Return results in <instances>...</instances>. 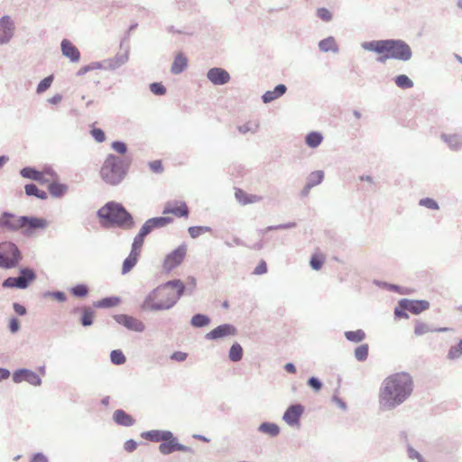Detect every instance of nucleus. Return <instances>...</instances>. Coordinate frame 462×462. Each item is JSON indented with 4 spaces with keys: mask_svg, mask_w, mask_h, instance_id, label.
Returning a JSON list of instances; mask_svg holds the SVG:
<instances>
[{
    "mask_svg": "<svg viewBox=\"0 0 462 462\" xmlns=\"http://www.w3.org/2000/svg\"><path fill=\"white\" fill-rule=\"evenodd\" d=\"M309 385L311 386L315 391H319L321 388L320 382L315 377H311L309 380Z\"/></svg>",
    "mask_w": 462,
    "mask_h": 462,
    "instance_id": "0e129e2a",
    "label": "nucleus"
},
{
    "mask_svg": "<svg viewBox=\"0 0 462 462\" xmlns=\"http://www.w3.org/2000/svg\"><path fill=\"white\" fill-rule=\"evenodd\" d=\"M173 221L172 217L168 216L153 217L148 219L143 226L147 227V230L151 232L152 229L157 227H162Z\"/></svg>",
    "mask_w": 462,
    "mask_h": 462,
    "instance_id": "412c9836",
    "label": "nucleus"
},
{
    "mask_svg": "<svg viewBox=\"0 0 462 462\" xmlns=\"http://www.w3.org/2000/svg\"><path fill=\"white\" fill-rule=\"evenodd\" d=\"M90 134L92 137L98 143H102L106 140L105 133L100 128L92 127Z\"/></svg>",
    "mask_w": 462,
    "mask_h": 462,
    "instance_id": "de8ad7c7",
    "label": "nucleus"
},
{
    "mask_svg": "<svg viewBox=\"0 0 462 462\" xmlns=\"http://www.w3.org/2000/svg\"><path fill=\"white\" fill-rule=\"evenodd\" d=\"M139 255L140 254H136L135 252L131 251L128 257L123 263V267H122L123 274L129 273L134 268V266L137 263Z\"/></svg>",
    "mask_w": 462,
    "mask_h": 462,
    "instance_id": "cd10ccee",
    "label": "nucleus"
},
{
    "mask_svg": "<svg viewBox=\"0 0 462 462\" xmlns=\"http://www.w3.org/2000/svg\"><path fill=\"white\" fill-rule=\"evenodd\" d=\"M286 87L283 84H280L274 88L273 91H266L262 98L264 103H269L276 98L282 97L286 92Z\"/></svg>",
    "mask_w": 462,
    "mask_h": 462,
    "instance_id": "b1692460",
    "label": "nucleus"
},
{
    "mask_svg": "<svg viewBox=\"0 0 462 462\" xmlns=\"http://www.w3.org/2000/svg\"><path fill=\"white\" fill-rule=\"evenodd\" d=\"M304 412V407L301 404L290 406L283 414V420L290 426H300V420Z\"/></svg>",
    "mask_w": 462,
    "mask_h": 462,
    "instance_id": "9b49d317",
    "label": "nucleus"
},
{
    "mask_svg": "<svg viewBox=\"0 0 462 462\" xmlns=\"http://www.w3.org/2000/svg\"><path fill=\"white\" fill-rule=\"evenodd\" d=\"M81 311V324L85 327L92 325L94 319V311L89 308H83Z\"/></svg>",
    "mask_w": 462,
    "mask_h": 462,
    "instance_id": "4c0bfd02",
    "label": "nucleus"
},
{
    "mask_svg": "<svg viewBox=\"0 0 462 462\" xmlns=\"http://www.w3.org/2000/svg\"><path fill=\"white\" fill-rule=\"evenodd\" d=\"M317 14L318 16L325 22H328L332 18L331 13L326 8H319Z\"/></svg>",
    "mask_w": 462,
    "mask_h": 462,
    "instance_id": "5fc2aeb1",
    "label": "nucleus"
},
{
    "mask_svg": "<svg viewBox=\"0 0 462 462\" xmlns=\"http://www.w3.org/2000/svg\"><path fill=\"white\" fill-rule=\"evenodd\" d=\"M323 178L324 173L321 171H316L311 172L309 177V181L302 190V194L306 196L312 187L319 184L323 180Z\"/></svg>",
    "mask_w": 462,
    "mask_h": 462,
    "instance_id": "5701e85b",
    "label": "nucleus"
},
{
    "mask_svg": "<svg viewBox=\"0 0 462 462\" xmlns=\"http://www.w3.org/2000/svg\"><path fill=\"white\" fill-rule=\"evenodd\" d=\"M20 253L17 246L11 242L0 244V266L11 268L17 264Z\"/></svg>",
    "mask_w": 462,
    "mask_h": 462,
    "instance_id": "0eeeda50",
    "label": "nucleus"
},
{
    "mask_svg": "<svg viewBox=\"0 0 462 462\" xmlns=\"http://www.w3.org/2000/svg\"><path fill=\"white\" fill-rule=\"evenodd\" d=\"M116 320L119 324L134 331H143L144 329V325L141 320L128 315H118L116 317Z\"/></svg>",
    "mask_w": 462,
    "mask_h": 462,
    "instance_id": "dca6fc26",
    "label": "nucleus"
},
{
    "mask_svg": "<svg viewBox=\"0 0 462 462\" xmlns=\"http://www.w3.org/2000/svg\"><path fill=\"white\" fill-rule=\"evenodd\" d=\"M47 220L40 217H19L5 212L0 217V228L8 231H21L25 236H32L38 229L47 226Z\"/></svg>",
    "mask_w": 462,
    "mask_h": 462,
    "instance_id": "20e7f679",
    "label": "nucleus"
},
{
    "mask_svg": "<svg viewBox=\"0 0 462 462\" xmlns=\"http://www.w3.org/2000/svg\"><path fill=\"white\" fill-rule=\"evenodd\" d=\"M236 198L238 199L239 202H241L243 204L254 203V202H258L262 199V198L260 196L248 195L242 189H238L236 192Z\"/></svg>",
    "mask_w": 462,
    "mask_h": 462,
    "instance_id": "c85d7f7f",
    "label": "nucleus"
},
{
    "mask_svg": "<svg viewBox=\"0 0 462 462\" xmlns=\"http://www.w3.org/2000/svg\"><path fill=\"white\" fill-rule=\"evenodd\" d=\"M151 91L155 95H163L166 92V88L161 83H152L150 86Z\"/></svg>",
    "mask_w": 462,
    "mask_h": 462,
    "instance_id": "603ef678",
    "label": "nucleus"
},
{
    "mask_svg": "<svg viewBox=\"0 0 462 462\" xmlns=\"http://www.w3.org/2000/svg\"><path fill=\"white\" fill-rule=\"evenodd\" d=\"M14 310L18 315H25L26 314V309L23 305L19 303H14Z\"/></svg>",
    "mask_w": 462,
    "mask_h": 462,
    "instance_id": "69168bd1",
    "label": "nucleus"
},
{
    "mask_svg": "<svg viewBox=\"0 0 462 462\" xmlns=\"http://www.w3.org/2000/svg\"><path fill=\"white\" fill-rule=\"evenodd\" d=\"M13 380L15 383L26 381L33 385H39L41 383V379L38 374L27 369H22L14 372L13 374Z\"/></svg>",
    "mask_w": 462,
    "mask_h": 462,
    "instance_id": "ddd939ff",
    "label": "nucleus"
},
{
    "mask_svg": "<svg viewBox=\"0 0 462 462\" xmlns=\"http://www.w3.org/2000/svg\"><path fill=\"white\" fill-rule=\"evenodd\" d=\"M88 292V289L84 284L76 285L71 289V293L76 297H85Z\"/></svg>",
    "mask_w": 462,
    "mask_h": 462,
    "instance_id": "a18cd8bd",
    "label": "nucleus"
},
{
    "mask_svg": "<svg viewBox=\"0 0 462 462\" xmlns=\"http://www.w3.org/2000/svg\"><path fill=\"white\" fill-rule=\"evenodd\" d=\"M167 431H161V430H150L146 432L142 433V437L145 439L159 442L164 439L166 437Z\"/></svg>",
    "mask_w": 462,
    "mask_h": 462,
    "instance_id": "2f4dec72",
    "label": "nucleus"
},
{
    "mask_svg": "<svg viewBox=\"0 0 462 462\" xmlns=\"http://www.w3.org/2000/svg\"><path fill=\"white\" fill-rule=\"evenodd\" d=\"M259 430L271 437H275L280 433V428L277 424L272 422H263L260 425Z\"/></svg>",
    "mask_w": 462,
    "mask_h": 462,
    "instance_id": "7c9ffc66",
    "label": "nucleus"
},
{
    "mask_svg": "<svg viewBox=\"0 0 462 462\" xmlns=\"http://www.w3.org/2000/svg\"><path fill=\"white\" fill-rule=\"evenodd\" d=\"M111 361L115 365H123L126 358L121 350H113L110 355Z\"/></svg>",
    "mask_w": 462,
    "mask_h": 462,
    "instance_id": "37998d69",
    "label": "nucleus"
},
{
    "mask_svg": "<svg viewBox=\"0 0 462 462\" xmlns=\"http://www.w3.org/2000/svg\"><path fill=\"white\" fill-rule=\"evenodd\" d=\"M365 51L375 52L377 61L385 63L390 59L409 60L411 57L410 46L401 40H379L362 43Z\"/></svg>",
    "mask_w": 462,
    "mask_h": 462,
    "instance_id": "7ed1b4c3",
    "label": "nucleus"
},
{
    "mask_svg": "<svg viewBox=\"0 0 462 462\" xmlns=\"http://www.w3.org/2000/svg\"><path fill=\"white\" fill-rule=\"evenodd\" d=\"M395 83L401 88H411L413 86V82L406 75L397 76Z\"/></svg>",
    "mask_w": 462,
    "mask_h": 462,
    "instance_id": "ea45409f",
    "label": "nucleus"
},
{
    "mask_svg": "<svg viewBox=\"0 0 462 462\" xmlns=\"http://www.w3.org/2000/svg\"><path fill=\"white\" fill-rule=\"evenodd\" d=\"M163 215L172 214L176 217H188L189 208L184 201H169L162 211Z\"/></svg>",
    "mask_w": 462,
    "mask_h": 462,
    "instance_id": "9d476101",
    "label": "nucleus"
},
{
    "mask_svg": "<svg viewBox=\"0 0 462 462\" xmlns=\"http://www.w3.org/2000/svg\"><path fill=\"white\" fill-rule=\"evenodd\" d=\"M104 225L118 226L126 229L134 226L132 216L119 203L108 202L97 212Z\"/></svg>",
    "mask_w": 462,
    "mask_h": 462,
    "instance_id": "39448f33",
    "label": "nucleus"
},
{
    "mask_svg": "<svg viewBox=\"0 0 462 462\" xmlns=\"http://www.w3.org/2000/svg\"><path fill=\"white\" fill-rule=\"evenodd\" d=\"M25 193L28 196H35L41 199H47V193L44 190H41L34 184H27L25 185Z\"/></svg>",
    "mask_w": 462,
    "mask_h": 462,
    "instance_id": "72a5a7b5",
    "label": "nucleus"
},
{
    "mask_svg": "<svg viewBox=\"0 0 462 462\" xmlns=\"http://www.w3.org/2000/svg\"><path fill=\"white\" fill-rule=\"evenodd\" d=\"M434 331L430 326L422 321H416L414 326V335L416 337H421L427 333Z\"/></svg>",
    "mask_w": 462,
    "mask_h": 462,
    "instance_id": "e433bc0d",
    "label": "nucleus"
},
{
    "mask_svg": "<svg viewBox=\"0 0 462 462\" xmlns=\"http://www.w3.org/2000/svg\"><path fill=\"white\" fill-rule=\"evenodd\" d=\"M368 356V345L363 344L355 349V357L358 361H365Z\"/></svg>",
    "mask_w": 462,
    "mask_h": 462,
    "instance_id": "58836bf2",
    "label": "nucleus"
},
{
    "mask_svg": "<svg viewBox=\"0 0 462 462\" xmlns=\"http://www.w3.org/2000/svg\"><path fill=\"white\" fill-rule=\"evenodd\" d=\"M114 420L122 426H132L134 423V418L123 410H116L113 414Z\"/></svg>",
    "mask_w": 462,
    "mask_h": 462,
    "instance_id": "4be33fe9",
    "label": "nucleus"
},
{
    "mask_svg": "<svg viewBox=\"0 0 462 462\" xmlns=\"http://www.w3.org/2000/svg\"><path fill=\"white\" fill-rule=\"evenodd\" d=\"M15 278V284L17 288L24 289L30 282L34 281L35 273L30 269H23L21 271V275Z\"/></svg>",
    "mask_w": 462,
    "mask_h": 462,
    "instance_id": "aec40b11",
    "label": "nucleus"
},
{
    "mask_svg": "<svg viewBox=\"0 0 462 462\" xmlns=\"http://www.w3.org/2000/svg\"><path fill=\"white\" fill-rule=\"evenodd\" d=\"M150 168L153 172H162L163 170L162 163L160 160L150 162Z\"/></svg>",
    "mask_w": 462,
    "mask_h": 462,
    "instance_id": "4d7b16f0",
    "label": "nucleus"
},
{
    "mask_svg": "<svg viewBox=\"0 0 462 462\" xmlns=\"http://www.w3.org/2000/svg\"><path fill=\"white\" fill-rule=\"evenodd\" d=\"M150 232L147 230V227L142 226L139 234L135 236L134 243L132 245V252H135L136 254H140L142 246L143 245L144 237L149 234Z\"/></svg>",
    "mask_w": 462,
    "mask_h": 462,
    "instance_id": "a878e982",
    "label": "nucleus"
},
{
    "mask_svg": "<svg viewBox=\"0 0 462 462\" xmlns=\"http://www.w3.org/2000/svg\"><path fill=\"white\" fill-rule=\"evenodd\" d=\"M325 262V256L322 254H315L310 259V266L314 270H319Z\"/></svg>",
    "mask_w": 462,
    "mask_h": 462,
    "instance_id": "a19ab883",
    "label": "nucleus"
},
{
    "mask_svg": "<svg viewBox=\"0 0 462 462\" xmlns=\"http://www.w3.org/2000/svg\"><path fill=\"white\" fill-rule=\"evenodd\" d=\"M68 189L69 188L66 184L58 181L57 175L55 179L48 186V190L50 194L54 198H61L67 193Z\"/></svg>",
    "mask_w": 462,
    "mask_h": 462,
    "instance_id": "6ab92c4d",
    "label": "nucleus"
},
{
    "mask_svg": "<svg viewBox=\"0 0 462 462\" xmlns=\"http://www.w3.org/2000/svg\"><path fill=\"white\" fill-rule=\"evenodd\" d=\"M208 79L215 85H223L230 80L226 70L221 68H213L208 71Z\"/></svg>",
    "mask_w": 462,
    "mask_h": 462,
    "instance_id": "2eb2a0df",
    "label": "nucleus"
},
{
    "mask_svg": "<svg viewBox=\"0 0 462 462\" xmlns=\"http://www.w3.org/2000/svg\"><path fill=\"white\" fill-rule=\"evenodd\" d=\"M345 337L349 341L358 343V342H361L365 338V334L362 329H357L355 331L345 332Z\"/></svg>",
    "mask_w": 462,
    "mask_h": 462,
    "instance_id": "c9c22d12",
    "label": "nucleus"
},
{
    "mask_svg": "<svg viewBox=\"0 0 462 462\" xmlns=\"http://www.w3.org/2000/svg\"><path fill=\"white\" fill-rule=\"evenodd\" d=\"M323 140L321 134L318 132L310 133L305 139L306 144L310 148L318 147Z\"/></svg>",
    "mask_w": 462,
    "mask_h": 462,
    "instance_id": "473e14b6",
    "label": "nucleus"
},
{
    "mask_svg": "<svg viewBox=\"0 0 462 462\" xmlns=\"http://www.w3.org/2000/svg\"><path fill=\"white\" fill-rule=\"evenodd\" d=\"M31 462H48V459L43 454L37 453L32 457Z\"/></svg>",
    "mask_w": 462,
    "mask_h": 462,
    "instance_id": "338daca9",
    "label": "nucleus"
},
{
    "mask_svg": "<svg viewBox=\"0 0 462 462\" xmlns=\"http://www.w3.org/2000/svg\"><path fill=\"white\" fill-rule=\"evenodd\" d=\"M53 81V77L52 76H49L45 79H43L38 85L37 87V92L38 93H42L44 91H46L51 85Z\"/></svg>",
    "mask_w": 462,
    "mask_h": 462,
    "instance_id": "49530a36",
    "label": "nucleus"
},
{
    "mask_svg": "<svg viewBox=\"0 0 462 462\" xmlns=\"http://www.w3.org/2000/svg\"><path fill=\"white\" fill-rule=\"evenodd\" d=\"M400 306L413 314H420L430 308V303L427 300H402L400 301Z\"/></svg>",
    "mask_w": 462,
    "mask_h": 462,
    "instance_id": "f8f14e48",
    "label": "nucleus"
},
{
    "mask_svg": "<svg viewBox=\"0 0 462 462\" xmlns=\"http://www.w3.org/2000/svg\"><path fill=\"white\" fill-rule=\"evenodd\" d=\"M112 148L120 154H125L127 151L125 143L119 141L114 142L112 143Z\"/></svg>",
    "mask_w": 462,
    "mask_h": 462,
    "instance_id": "864d4df0",
    "label": "nucleus"
},
{
    "mask_svg": "<svg viewBox=\"0 0 462 462\" xmlns=\"http://www.w3.org/2000/svg\"><path fill=\"white\" fill-rule=\"evenodd\" d=\"M411 376L404 372L393 374L383 381L379 394L381 407L393 409L403 402L412 393Z\"/></svg>",
    "mask_w": 462,
    "mask_h": 462,
    "instance_id": "f257e3e1",
    "label": "nucleus"
},
{
    "mask_svg": "<svg viewBox=\"0 0 462 462\" xmlns=\"http://www.w3.org/2000/svg\"><path fill=\"white\" fill-rule=\"evenodd\" d=\"M61 51L62 54L72 62H78L80 59V52L78 48L67 39L61 42Z\"/></svg>",
    "mask_w": 462,
    "mask_h": 462,
    "instance_id": "a211bd4d",
    "label": "nucleus"
},
{
    "mask_svg": "<svg viewBox=\"0 0 462 462\" xmlns=\"http://www.w3.org/2000/svg\"><path fill=\"white\" fill-rule=\"evenodd\" d=\"M56 175L57 174L53 171L45 170L38 172L35 180L40 182L41 184H46L48 187L50 183L55 179Z\"/></svg>",
    "mask_w": 462,
    "mask_h": 462,
    "instance_id": "bb28decb",
    "label": "nucleus"
},
{
    "mask_svg": "<svg viewBox=\"0 0 462 462\" xmlns=\"http://www.w3.org/2000/svg\"><path fill=\"white\" fill-rule=\"evenodd\" d=\"M267 272V264L266 263L262 260L259 264L255 267L254 271V274H256V275H261V274H263Z\"/></svg>",
    "mask_w": 462,
    "mask_h": 462,
    "instance_id": "6e6d98bb",
    "label": "nucleus"
},
{
    "mask_svg": "<svg viewBox=\"0 0 462 462\" xmlns=\"http://www.w3.org/2000/svg\"><path fill=\"white\" fill-rule=\"evenodd\" d=\"M208 323H209V319L207 316L202 315V314H197V315L193 316V318L191 319V324L194 327H198V328L207 326Z\"/></svg>",
    "mask_w": 462,
    "mask_h": 462,
    "instance_id": "79ce46f5",
    "label": "nucleus"
},
{
    "mask_svg": "<svg viewBox=\"0 0 462 462\" xmlns=\"http://www.w3.org/2000/svg\"><path fill=\"white\" fill-rule=\"evenodd\" d=\"M187 65V58L182 53H179L174 59L171 70L173 74H179L186 69Z\"/></svg>",
    "mask_w": 462,
    "mask_h": 462,
    "instance_id": "393cba45",
    "label": "nucleus"
},
{
    "mask_svg": "<svg viewBox=\"0 0 462 462\" xmlns=\"http://www.w3.org/2000/svg\"><path fill=\"white\" fill-rule=\"evenodd\" d=\"M165 437L167 438L162 439L159 446V450L162 454L168 455L174 451H189V448L178 443L171 431H167Z\"/></svg>",
    "mask_w": 462,
    "mask_h": 462,
    "instance_id": "6e6552de",
    "label": "nucleus"
},
{
    "mask_svg": "<svg viewBox=\"0 0 462 462\" xmlns=\"http://www.w3.org/2000/svg\"><path fill=\"white\" fill-rule=\"evenodd\" d=\"M9 329L12 333H15L20 329V322L16 318H13L10 319Z\"/></svg>",
    "mask_w": 462,
    "mask_h": 462,
    "instance_id": "bf43d9fd",
    "label": "nucleus"
},
{
    "mask_svg": "<svg viewBox=\"0 0 462 462\" xmlns=\"http://www.w3.org/2000/svg\"><path fill=\"white\" fill-rule=\"evenodd\" d=\"M184 291V284L180 280H174L157 287L142 304L143 310H162L171 308Z\"/></svg>",
    "mask_w": 462,
    "mask_h": 462,
    "instance_id": "f03ea898",
    "label": "nucleus"
},
{
    "mask_svg": "<svg viewBox=\"0 0 462 462\" xmlns=\"http://www.w3.org/2000/svg\"><path fill=\"white\" fill-rule=\"evenodd\" d=\"M171 357V359H173L175 361L181 362L187 358V354L184 352L178 351V352H174Z\"/></svg>",
    "mask_w": 462,
    "mask_h": 462,
    "instance_id": "680f3d73",
    "label": "nucleus"
},
{
    "mask_svg": "<svg viewBox=\"0 0 462 462\" xmlns=\"http://www.w3.org/2000/svg\"><path fill=\"white\" fill-rule=\"evenodd\" d=\"M137 448V444L134 440L133 439H130V440H127L125 443V448L126 451L128 452H133L134 450H135Z\"/></svg>",
    "mask_w": 462,
    "mask_h": 462,
    "instance_id": "e2e57ef3",
    "label": "nucleus"
},
{
    "mask_svg": "<svg viewBox=\"0 0 462 462\" xmlns=\"http://www.w3.org/2000/svg\"><path fill=\"white\" fill-rule=\"evenodd\" d=\"M187 248L185 245H180L173 252L169 254L164 260L163 266L166 270L170 271L182 263L185 258Z\"/></svg>",
    "mask_w": 462,
    "mask_h": 462,
    "instance_id": "1a4fd4ad",
    "label": "nucleus"
},
{
    "mask_svg": "<svg viewBox=\"0 0 462 462\" xmlns=\"http://www.w3.org/2000/svg\"><path fill=\"white\" fill-rule=\"evenodd\" d=\"M461 355H462V352H461L459 346H453L450 348V350L448 351V356L450 359H455V358L459 357Z\"/></svg>",
    "mask_w": 462,
    "mask_h": 462,
    "instance_id": "13d9d810",
    "label": "nucleus"
},
{
    "mask_svg": "<svg viewBox=\"0 0 462 462\" xmlns=\"http://www.w3.org/2000/svg\"><path fill=\"white\" fill-rule=\"evenodd\" d=\"M243 357V348L238 343L232 345L229 350V358L233 362L240 361Z\"/></svg>",
    "mask_w": 462,
    "mask_h": 462,
    "instance_id": "f704fd0d",
    "label": "nucleus"
},
{
    "mask_svg": "<svg viewBox=\"0 0 462 462\" xmlns=\"http://www.w3.org/2000/svg\"><path fill=\"white\" fill-rule=\"evenodd\" d=\"M119 300L117 298H106L102 300L97 306L99 307H113L117 305Z\"/></svg>",
    "mask_w": 462,
    "mask_h": 462,
    "instance_id": "3c124183",
    "label": "nucleus"
},
{
    "mask_svg": "<svg viewBox=\"0 0 462 462\" xmlns=\"http://www.w3.org/2000/svg\"><path fill=\"white\" fill-rule=\"evenodd\" d=\"M99 68H100L99 64H91V65L84 66L78 71V75H83L89 70H92L95 69H99Z\"/></svg>",
    "mask_w": 462,
    "mask_h": 462,
    "instance_id": "052dcab7",
    "label": "nucleus"
},
{
    "mask_svg": "<svg viewBox=\"0 0 462 462\" xmlns=\"http://www.w3.org/2000/svg\"><path fill=\"white\" fill-rule=\"evenodd\" d=\"M319 47L320 51H322L324 52L337 51V45L333 37H328V38L320 41L319 43Z\"/></svg>",
    "mask_w": 462,
    "mask_h": 462,
    "instance_id": "c756f323",
    "label": "nucleus"
},
{
    "mask_svg": "<svg viewBox=\"0 0 462 462\" xmlns=\"http://www.w3.org/2000/svg\"><path fill=\"white\" fill-rule=\"evenodd\" d=\"M3 286H4V287H8V288H14V287H16V284H15V278H14V277H9V278H7V279L4 282Z\"/></svg>",
    "mask_w": 462,
    "mask_h": 462,
    "instance_id": "774afa93",
    "label": "nucleus"
},
{
    "mask_svg": "<svg viewBox=\"0 0 462 462\" xmlns=\"http://www.w3.org/2000/svg\"><path fill=\"white\" fill-rule=\"evenodd\" d=\"M14 23L9 16L0 19V43L8 42L14 33Z\"/></svg>",
    "mask_w": 462,
    "mask_h": 462,
    "instance_id": "f3484780",
    "label": "nucleus"
},
{
    "mask_svg": "<svg viewBox=\"0 0 462 462\" xmlns=\"http://www.w3.org/2000/svg\"><path fill=\"white\" fill-rule=\"evenodd\" d=\"M236 328L229 324H224L217 327L206 335L208 339H218L227 336H235Z\"/></svg>",
    "mask_w": 462,
    "mask_h": 462,
    "instance_id": "4468645a",
    "label": "nucleus"
},
{
    "mask_svg": "<svg viewBox=\"0 0 462 462\" xmlns=\"http://www.w3.org/2000/svg\"><path fill=\"white\" fill-rule=\"evenodd\" d=\"M210 228L208 226H190L188 231L192 238H197L203 233L208 232Z\"/></svg>",
    "mask_w": 462,
    "mask_h": 462,
    "instance_id": "c03bdc74",
    "label": "nucleus"
},
{
    "mask_svg": "<svg viewBox=\"0 0 462 462\" xmlns=\"http://www.w3.org/2000/svg\"><path fill=\"white\" fill-rule=\"evenodd\" d=\"M420 205L424 206L430 209H438L439 208L438 203L434 199H430V198L421 199L420 201Z\"/></svg>",
    "mask_w": 462,
    "mask_h": 462,
    "instance_id": "8fccbe9b",
    "label": "nucleus"
},
{
    "mask_svg": "<svg viewBox=\"0 0 462 462\" xmlns=\"http://www.w3.org/2000/svg\"><path fill=\"white\" fill-rule=\"evenodd\" d=\"M125 174L126 167L124 161L113 154L106 157L100 170L101 178L110 185L119 184Z\"/></svg>",
    "mask_w": 462,
    "mask_h": 462,
    "instance_id": "423d86ee",
    "label": "nucleus"
},
{
    "mask_svg": "<svg viewBox=\"0 0 462 462\" xmlns=\"http://www.w3.org/2000/svg\"><path fill=\"white\" fill-rule=\"evenodd\" d=\"M38 171L32 169V168H30V167H26V168H23L22 171H21V175L23 177V178H27V179H31V180H35L36 178H37V174H38Z\"/></svg>",
    "mask_w": 462,
    "mask_h": 462,
    "instance_id": "09e8293b",
    "label": "nucleus"
}]
</instances>
